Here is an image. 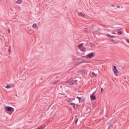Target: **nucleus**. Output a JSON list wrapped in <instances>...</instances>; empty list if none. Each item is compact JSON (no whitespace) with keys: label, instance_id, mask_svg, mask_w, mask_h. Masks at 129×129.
Masks as SVG:
<instances>
[{"label":"nucleus","instance_id":"f257e3e1","mask_svg":"<svg viewBox=\"0 0 129 129\" xmlns=\"http://www.w3.org/2000/svg\"><path fill=\"white\" fill-rule=\"evenodd\" d=\"M107 37L109 38V39L110 41L112 42H114V43H115V41H116V37L114 36H111L109 34H107Z\"/></svg>","mask_w":129,"mask_h":129},{"label":"nucleus","instance_id":"f03ea898","mask_svg":"<svg viewBox=\"0 0 129 129\" xmlns=\"http://www.w3.org/2000/svg\"><path fill=\"white\" fill-rule=\"evenodd\" d=\"M78 48L80 49V50H81V51H82L83 52H84L86 49L85 47H83V43L80 44L78 45Z\"/></svg>","mask_w":129,"mask_h":129},{"label":"nucleus","instance_id":"7ed1b4c3","mask_svg":"<svg viewBox=\"0 0 129 129\" xmlns=\"http://www.w3.org/2000/svg\"><path fill=\"white\" fill-rule=\"evenodd\" d=\"M69 83L70 85H73V84H75L77 83V81L74 80H70L69 81Z\"/></svg>","mask_w":129,"mask_h":129},{"label":"nucleus","instance_id":"20e7f679","mask_svg":"<svg viewBox=\"0 0 129 129\" xmlns=\"http://www.w3.org/2000/svg\"><path fill=\"white\" fill-rule=\"evenodd\" d=\"M6 109H7L8 111H15V109L10 106L6 107Z\"/></svg>","mask_w":129,"mask_h":129},{"label":"nucleus","instance_id":"39448f33","mask_svg":"<svg viewBox=\"0 0 129 129\" xmlns=\"http://www.w3.org/2000/svg\"><path fill=\"white\" fill-rule=\"evenodd\" d=\"M113 71L115 75H116V74H117V73H118V72L117 71V69H116V67H115V66H114V67H113Z\"/></svg>","mask_w":129,"mask_h":129},{"label":"nucleus","instance_id":"423d86ee","mask_svg":"<svg viewBox=\"0 0 129 129\" xmlns=\"http://www.w3.org/2000/svg\"><path fill=\"white\" fill-rule=\"evenodd\" d=\"M87 57H89V58H93V57H94V53H91L87 55Z\"/></svg>","mask_w":129,"mask_h":129},{"label":"nucleus","instance_id":"0eeeda50","mask_svg":"<svg viewBox=\"0 0 129 129\" xmlns=\"http://www.w3.org/2000/svg\"><path fill=\"white\" fill-rule=\"evenodd\" d=\"M90 98L92 100H95V99H96V97H95V95L92 94L91 95Z\"/></svg>","mask_w":129,"mask_h":129},{"label":"nucleus","instance_id":"6e6552de","mask_svg":"<svg viewBox=\"0 0 129 129\" xmlns=\"http://www.w3.org/2000/svg\"><path fill=\"white\" fill-rule=\"evenodd\" d=\"M78 15L81 17H83V18H85V19L86 18V16H85L84 14H83V13L81 12H79Z\"/></svg>","mask_w":129,"mask_h":129},{"label":"nucleus","instance_id":"1a4fd4ad","mask_svg":"<svg viewBox=\"0 0 129 129\" xmlns=\"http://www.w3.org/2000/svg\"><path fill=\"white\" fill-rule=\"evenodd\" d=\"M32 27L33 28V29H36V28H37V24L36 23L33 24L32 25Z\"/></svg>","mask_w":129,"mask_h":129},{"label":"nucleus","instance_id":"9d476101","mask_svg":"<svg viewBox=\"0 0 129 129\" xmlns=\"http://www.w3.org/2000/svg\"><path fill=\"white\" fill-rule=\"evenodd\" d=\"M7 89H10V88H12V87L9 85H8L7 86L5 87Z\"/></svg>","mask_w":129,"mask_h":129},{"label":"nucleus","instance_id":"9b49d317","mask_svg":"<svg viewBox=\"0 0 129 129\" xmlns=\"http://www.w3.org/2000/svg\"><path fill=\"white\" fill-rule=\"evenodd\" d=\"M16 4H22V0H18L16 2Z\"/></svg>","mask_w":129,"mask_h":129},{"label":"nucleus","instance_id":"f8f14e48","mask_svg":"<svg viewBox=\"0 0 129 129\" xmlns=\"http://www.w3.org/2000/svg\"><path fill=\"white\" fill-rule=\"evenodd\" d=\"M46 127V125L45 126H41L40 127L37 128V129H43Z\"/></svg>","mask_w":129,"mask_h":129},{"label":"nucleus","instance_id":"ddd939ff","mask_svg":"<svg viewBox=\"0 0 129 129\" xmlns=\"http://www.w3.org/2000/svg\"><path fill=\"white\" fill-rule=\"evenodd\" d=\"M118 35H122V32L120 31L117 32Z\"/></svg>","mask_w":129,"mask_h":129},{"label":"nucleus","instance_id":"4468645a","mask_svg":"<svg viewBox=\"0 0 129 129\" xmlns=\"http://www.w3.org/2000/svg\"><path fill=\"white\" fill-rule=\"evenodd\" d=\"M59 82V81H57L54 83H53V84H56V83H58Z\"/></svg>","mask_w":129,"mask_h":129},{"label":"nucleus","instance_id":"2eb2a0df","mask_svg":"<svg viewBox=\"0 0 129 129\" xmlns=\"http://www.w3.org/2000/svg\"><path fill=\"white\" fill-rule=\"evenodd\" d=\"M92 74H93V77L97 76L96 74H95V73H92Z\"/></svg>","mask_w":129,"mask_h":129},{"label":"nucleus","instance_id":"dca6fc26","mask_svg":"<svg viewBox=\"0 0 129 129\" xmlns=\"http://www.w3.org/2000/svg\"><path fill=\"white\" fill-rule=\"evenodd\" d=\"M103 91H104V90L103 88L101 89V92L102 93Z\"/></svg>","mask_w":129,"mask_h":129},{"label":"nucleus","instance_id":"f3484780","mask_svg":"<svg viewBox=\"0 0 129 129\" xmlns=\"http://www.w3.org/2000/svg\"><path fill=\"white\" fill-rule=\"evenodd\" d=\"M81 63H83V61H81L80 62H78V63H77L76 65H78V64H80Z\"/></svg>","mask_w":129,"mask_h":129},{"label":"nucleus","instance_id":"a211bd4d","mask_svg":"<svg viewBox=\"0 0 129 129\" xmlns=\"http://www.w3.org/2000/svg\"><path fill=\"white\" fill-rule=\"evenodd\" d=\"M126 42L129 44V40L128 39H126Z\"/></svg>","mask_w":129,"mask_h":129},{"label":"nucleus","instance_id":"6ab92c4d","mask_svg":"<svg viewBox=\"0 0 129 129\" xmlns=\"http://www.w3.org/2000/svg\"><path fill=\"white\" fill-rule=\"evenodd\" d=\"M77 98L79 99V101H80V99H81V97H77Z\"/></svg>","mask_w":129,"mask_h":129},{"label":"nucleus","instance_id":"aec40b11","mask_svg":"<svg viewBox=\"0 0 129 129\" xmlns=\"http://www.w3.org/2000/svg\"><path fill=\"white\" fill-rule=\"evenodd\" d=\"M78 119H77L75 121V123H76L77 122H78Z\"/></svg>","mask_w":129,"mask_h":129},{"label":"nucleus","instance_id":"412c9836","mask_svg":"<svg viewBox=\"0 0 129 129\" xmlns=\"http://www.w3.org/2000/svg\"><path fill=\"white\" fill-rule=\"evenodd\" d=\"M8 32H9V33H11V29H8Z\"/></svg>","mask_w":129,"mask_h":129},{"label":"nucleus","instance_id":"4be33fe9","mask_svg":"<svg viewBox=\"0 0 129 129\" xmlns=\"http://www.w3.org/2000/svg\"><path fill=\"white\" fill-rule=\"evenodd\" d=\"M8 52H9V54H11V50L9 49Z\"/></svg>","mask_w":129,"mask_h":129},{"label":"nucleus","instance_id":"5701e85b","mask_svg":"<svg viewBox=\"0 0 129 129\" xmlns=\"http://www.w3.org/2000/svg\"><path fill=\"white\" fill-rule=\"evenodd\" d=\"M71 104L72 105H75V104L74 103H71Z\"/></svg>","mask_w":129,"mask_h":129},{"label":"nucleus","instance_id":"b1692460","mask_svg":"<svg viewBox=\"0 0 129 129\" xmlns=\"http://www.w3.org/2000/svg\"><path fill=\"white\" fill-rule=\"evenodd\" d=\"M110 127H111V126H109L108 128V129H110Z\"/></svg>","mask_w":129,"mask_h":129},{"label":"nucleus","instance_id":"393cba45","mask_svg":"<svg viewBox=\"0 0 129 129\" xmlns=\"http://www.w3.org/2000/svg\"><path fill=\"white\" fill-rule=\"evenodd\" d=\"M117 8H118V9H119V8H120V6H117Z\"/></svg>","mask_w":129,"mask_h":129},{"label":"nucleus","instance_id":"a878e982","mask_svg":"<svg viewBox=\"0 0 129 129\" xmlns=\"http://www.w3.org/2000/svg\"><path fill=\"white\" fill-rule=\"evenodd\" d=\"M73 107L75 108V104L74 105H73Z\"/></svg>","mask_w":129,"mask_h":129},{"label":"nucleus","instance_id":"bb28decb","mask_svg":"<svg viewBox=\"0 0 129 129\" xmlns=\"http://www.w3.org/2000/svg\"><path fill=\"white\" fill-rule=\"evenodd\" d=\"M112 7H114V5H112Z\"/></svg>","mask_w":129,"mask_h":129}]
</instances>
